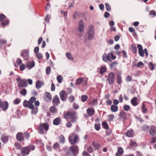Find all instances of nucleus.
<instances>
[{"instance_id":"obj_1","label":"nucleus","mask_w":156,"mask_h":156,"mask_svg":"<svg viewBox=\"0 0 156 156\" xmlns=\"http://www.w3.org/2000/svg\"><path fill=\"white\" fill-rule=\"evenodd\" d=\"M36 100V98L35 97H32L28 101L25 100L23 103V105L25 107H28L29 108H32L34 105L33 104Z\"/></svg>"},{"instance_id":"obj_2","label":"nucleus","mask_w":156,"mask_h":156,"mask_svg":"<svg viewBox=\"0 0 156 156\" xmlns=\"http://www.w3.org/2000/svg\"><path fill=\"white\" fill-rule=\"evenodd\" d=\"M49 125L47 123H41L39 127V133L42 135L44 134V130L47 131L49 129Z\"/></svg>"},{"instance_id":"obj_3","label":"nucleus","mask_w":156,"mask_h":156,"mask_svg":"<svg viewBox=\"0 0 156 156\" xmlns=\"http://www.w3.org/2000/svg\"><path fill=\"white\" fill-rule=\"evenodd\" d=\"M16 80L18 83V87L19 89H20L22 88L27 86V84L26 80L21 79V78L19 77L16 78Z\"/></svg>"},{"instance_id":"obj_4","label":"nucleus","mask_w":156,"mask_h":156,"mask_svg":"<svg viewBox=\"0 0 156 156\" xmlns=\"http://www.w3.org/2000/svg\"><path fill=\"white\" fill-rule=\"evenodd\" d=\"M88 39L91 40L93 39L94 36L95 32L94 31V27L92 25L90 26L87 32Z\"/></svg>"},{"instance_id":"obj_5","label":"nucleus","mask_w":156,"mask_h":156,"mask_svg":"<svg viewBox=\"0 0 156 156\" xmlns=\"http://www.w3.org/2000/svg\"><path fill=\"white\" fill-rule=\"evenodd\" d=\"M116 58L112 53H108L106 55H103L102 58L103 60L105 62H107L108 61H111V60H114Z\"/></svg>"},{"instance_id":"obj_6","label":"nucleus","mask_w":156,"mask_h":156,"mask_svg":"<svg viewBox=\"0 0 156 156\" xmlns=\"http://www.w3.org/2000/svg\"><path fill=\"white\" fill-rule=\"evenodd\" d=\"M79 137L76 135L72 133L69 136L68 140L70 143L72 144H74L77 142Z\"/></svg>"},{"instance_id":"obj_7","label":"nucleus","mask_w":156,"mask_h":156,"mask_svg":"<svg viewBox=\"0 0 156 156\" xmlns=\"http://www.w3.org/2000/svg\"><path fill=\"white\" fill-rule=\"evenodd\" d=\"M115 75L113 73L110 72L108 74L107 80L109 85H111L113 83L115 80Z\"/></svg>"},{"instance_id":"obj_8","label":"nucleus","mask_w":156,"mask_h":156,"mask_svg":"<svg viewBox=\"0 0 156 156\" xmlns=\"http://www.w3.org/2000/svg\"><path fill=\"white\" fill-rule=\"evenodd\" d=\"M76 112L69 111L65 112L64 114V117L65 119H71L76 115Z\"/></svg>"},{"instance_id":"obj_9","label":"nucleus","mask_w":156,"mask_h":156,"mask_svg":"<svg viewBox=\"0 0 156 156\" xmlns=\"http://www.w3.org/2000/svg\"><path fill=\"white\" fill-rule=\"evenodd\" d=\"M70 150L72 152L73 156H77L79 152L78 148L76 146L73 145L70 147Z\"/></svg>"},{"instance_id":"obj_10","label":"nucleus","mask_w":156,"mask_h":156,"mask_svg":"<svg viewBox=\"0 0 156 156\" xmlns=\"http://www.w3.org/2000/svg\"><path fill=\"white\" fill-rule=\"evenodd\" d=\"M8 106L9 104L7 101H2L0 99V108H2L3 111H5L7 110Z\"/></svg>"},{"instance_id":"obj_11","label":"nucleus","mask_w":156,"mask_h":156,"mask_svg":"<svg viewBox=\"0 0 156 156\" xmlns=\"http://www.w3.org/2000/svg\"><path fill=\"white\" fill-rule=\"evenodd\" d=\"M84 28V24L83 21L80 20L79 22V26L78 27V30L80 32H82Z\"/></svg>"},{"instance_id":"obj_12","label":"nucleus","mask_w":156,"mask_h":156,"mask_svg":"<svg viewBox=\"0 0 156 156\" xmlns=\"http://www.w3.org/2000/svg\"><path fill=\"white\" fill-rule=\"evenodd\" d=\"M60 100L57 95H55L52 100V103L54 106H57L60 104Z\"/></svg>"},{"instance_id":"obj_13","label":"nucleus","mask_w":156,"mask_h":156,"mask_svg":"<svg viewBox=\"0 0 156 156\" xmlns=\"http://www.w3.org/2000/svg\"><path fill=\"white\" fill-rule=\"evenodd\" d=\"M21 56L23 57L24 59L27 60L29 57L28 51L27 50H23L21 53Z\"/></svg>"},{"instance_id":"obj_14","label":"nucleus","mask_w":156,"mask_h":156,"mask_svg":"<svg viewBox=\"0 0 156 156\" xmlns=\"http://www.w3.org/2000/svg\"><path fill=\"white\" fill-rule=\"evenodd\" d=\"M137 48L138 49L139 53L140 56L142 57H143L145 53V52L143 49L142 46L141 44H138L137 45Z\"/></svg>"},{"instance_id":"obj_15","label":"nucleus","mask_w":156,"mask_h":156,"mask_svg":"<svg viewBox=\"0 0 156 156\" xmlns=\"http://www.w3.org/2000/svg\"><path fill=\"white\" fill-rule=\"evenodd\" d=\"M60 96L61 100L63 101H66L67 98V95L65 94L64 90H62L60 93Z\"/></svg>"},{"instance_id":"obj_16","label":"nucleus","mask_w":156,"mask_h":156,"mask_svg":"<svg viewBox=\"0 0 156 156\" xmlns=\"http://www.w3.org/2000/svg\"><path fill=\"white\" fill-rule=\"evenodd\" d=\"M16 138L20 141H22L24 140V136L23 133L21 132L18 133L16 135Z\"/></svg>"},{"instance_id":"obj_17","label":"nucleus","mask_w":156,"mask_h":156,"mask_svg":"<svg viewBox=\"0 0 156 156\" xmlns=\"http://www.w3.org/2000/svg\"><path fill=\"white\" fill-rule=\"evenodd\" d=\"M35 66V62L34 61L27 63L26 64V68L29 70L31 69Z\"/></svg>"},{"instance_id":"obj_18","label":"nucleus","mask_w":156,"mask_h":156,"mask_svg":"<svg viewBox=\"0 0 156 156\" xmlns=\"http://www.w3.org/2000/svg\"><path fill=\"white\" fill-rule=\"evenodd\" d=\"M156 127L155 126H151L149 131V133L153 136L155 135L156 133Z\"/></svg>"},{"instance_id":"obj_19","label":"nucleus","mask_w":156,"mask_h":156,"mask_svg":"<svg viewBox=\"0 0 156 156\" xmlns=\"http://www.w3.org/2000/svg\"><path fill=\"white\" fill-rule=\"evenodd\" d=\"M87 112L89 115L91 116L95 113L94 109L93 108H88L87 110Z\"/></svg>"},{"instance_id":"obj_20","label":"nucleus","mask_w":156,"mask_h":156,"mask_svg":"<svg viewBox=\"0 0 156 156\" xmlns=\"http://www.w3.org/2000/svg\"><path fill=\"white\" fill-rule=\"evenodd\" d=\"M124 151L123 149L121 147H119L117 149V152L116 153V156H122Z\"/></svg>"},{"instance_id":"obj_21","label":"nucleus","mask_w":156,"mask_h":156,"mask_svg":"<svg viewBox=\"0 0 156 156\" xmlns=\"http://www.w3.org/2000/svg\"><path fill=\"white\" fill-rule=\"evenodd\" d=\"M61 122V119L60 117H57L53 120V124L55 125H59Z\"/></svg>"},{"instance_id":"obj_22","label":"nucleus","mask_w":156,"mask_h":156,"mask_svg":"<svg viewBox=\"0 0 156 156\" xmlns=\"http://www.w3.org/2000/svg\"><path fill=\"white\" fill-rule=\"evenodd\" d=\"M30 151V148L28 147H24L22 148L21 153L22 154H28Z\"/></svg>"},{"instance_id":"obj_23","label":"nucleus","mask_w":156,"mask_h":156,"mask_svg":"<svg viewBox=\"0 0 156 156\" xmlns=\"http://www.w3.org/2000/svg\"><path fill=\"white\" fill-rule=\"evenodd\" d=\"M44 82L43 81L38 80L37 81L36 83V87L37 89H39L41 87L44 85Z\"/></svg>"},{"instance_id":"obj_24","label":"nucleus","mask_w":156,"mask_h":156,"mask_svg":"<svg viewBox=\"0 0 156 156\" xmlns=\"http://www.w3.org/2000/svg\"><path fill=\"white\" fill-rule=\"evenodd\" d=\"M137 98L136 97L133 98L131 100V103L133 106H135L137 105L138 102L137 101Z\"/></svg>"},{"instance_id":"obj_25","label":"nucleus","mask_w":156,"mask_h":156,"mask_svg":"<svg viewBox=\"0 0 156 156\" xmlns=\"http://www.w3.org/2000/svg\"><path fill=\"white\" fill-rule=\"evenodd\" d=\"M110 109L112 112H115L118 111V107L117 105H113L111 106Z\"/></svg>"},{"instance_id":"obj_26","label":"nucleus","mask_w":156,"mask_h":156,"mask_svg":"<svg viewBox=\"0 0 156 156\" xmlns=\"http://www.w3.org/2000/svg\"><path fill=\"white\" fill-rule=\"evenodd\" d=\"M2 141L4 143H7L8 141V136L5 135H2L1 137Z\"/></svg>"},{"instance_id":"obj_27","label":"nucleus","mask_w":156,"mask_h":156,"mask_svg":"<svg viewBox=\"0 0 156 156\" xmlns=\"http://www.w3.org/2000/svg\"><path fill=\"white\" fill-rule=\"evenodd\" d=\"M133 129H130L128 130L126 133V135L129 137H133Z\"/></svg>"},{"instance_id":"obj_28","label":"nucleus","mask_w":156,"mask_h":156,"mask_svg":"<svg viewBox=\"0 0 156 156\" xmlns=\"http://www.w3.org/2000/svg\"><path fill=\"white\" fill-rule=\"evenodd\" d=\"M97 104L98 101L97 99H93L89 103V104L93 106L96 105Z\"/></svg>"},{"instance_id":"obj_29","label":"nucleus","mask_w":156,"mask_h":156,"mask_svg":"<svg viewBox=\"0 0 156 156\" xmlns=\"http://www.w3.org/2000/svg\"><path fill=\"white\" fill-rule=\"evenodd\" d=\"M84 78L83 77H80L78 78L76 82V84L77 85H79L81 83L83 82Z\"/></svg>"},{"instance_id":"obj_30","label":"nucleus","mask_w":156,"mask_h":156,"mask_svg":"<svg viewBox=\"0 0 156 156\" xmlns=\"http://www.w3.org/2000/svg\"><path fill=\"white\" fill-rule=\"evenodd\" d=\"M32 110L31 113L32 114H37L38 112V109L37 107H34H34L32 108H30Z\"/></svg>"},{"instance_id":"obj_31","label":"nucleus","mask_w":156,"mask_h":156,"mask_svg":"<svg viewBox=\"0 0 156 156\" xmlns=\"http://www.w3.org/2000/svg\"><path fill=\"white\" fill-rule=\"evenodd\" d=\"M120 118L122 119H125L126 118V114L125 112L122 111L120 112Z\"/></svg>"},{"instance_id":"obj_32","label":"nucleus","mask_w":156,"mask_h":156,"mask_svg":"<svg viewBox=\"0 0 156 156\" xmlns=\"http://www.w3.org/2000/svg\"><path fill=\"white\" fill-rule=\"evenodd\" d=\"M49 110L51 112L54 114L57 113L58 111L57 109L54 106L50 108Z\"/></svg>"},{"instance_id":"obj_33","label":"nucleus","mask_w":156,"mask_h":156,"mask_svg":"<svg viewBox=\"0 0 156 156\" xmlns=\"http://www.w3.org/2000/svg\"><path fill=\"white\" fill-rule=\"evenodd\" d=\"M59 141L62 144H64L65 142V137L63 135H61L59 136Z\"/></svg>"},{"instance_id":"obj_34","label":"nucleus","mask_w":156,"mask_h":156,"mask_svg":"<svg viewBox=\"0 0 156 156\" xmlns=\"http://www.w3.org/2000/svg\"><path fill=\"white\" fill-rule=\"evenodd\" d=\"M131 50L132 51L134 54L136 53L137 52L136 47L133 44L131 45Z\"/></svg>"},{"instance_id":"obj_35","label":"nucleus","mask_w":156,"mask_h":156,"mask_svg":"<svg viewBox=\"0 0 156 156\" xmlns=\"http://www.w3.org/2000/svg\"><path fill=\"white\" fill-rule=\"evenodd\" d=\"M117 82L119 84V85H121L122 82V77L119 75H118L117 76Z\"/></svg>"},{"instance_id":"obj_36","label":"nucleus","mask_w":156,"mask_h":156,"mask_svg":"<svg viewBox=\"0 0 156 156\" xmlns=\"http://www.w3.org/2000/svg\"><path fill=\"white\" fill-rule=\"evenodd\" d=\"M130 146L133 148H135L137 146V144L136 142L133 141H130Z\"/></svg>"},{"instance_id":"obj_37","label":"nucleus","mask_w":156,"mask_h":156,"mask_svg":"<svg viewBox=\"0 0 156 156\" xmlns=\"http://www.w3.org/2000/svg\"><path fill=\"white\" fill-rule=\"evenodd\" d=\"M63 80V77L61 75H59L57 77V80L59 83H61L62 82Z\"/></svg>"},{"instance_id":"obj_38","label":"nucleus","mask_w":156,"mask_h":156,"mask_svg":"<svg viewBox=\"0 0 156 156\" xmlns=\"http://www.w3.org/2000/svg\"><path fill=\"white\" fill-rule=\"evenodd\" d=\"M45 96L48 99V101L51 100V96L50 93L47 92H46L45 93Z\"/></svg>"},{"instance_id":"obj_39","label":"nucleus","mask_w":156,"mask_h":156,"mask_svg":"<svg viewBox=\"0 0 156 156\" xmlns=\"http://www.w3.org/2000/svg\"><path fill=\"white\" fill-rule=\"evenodd\" d=\"M92 146H94L95 150L98 149L100 147V145L99 144H95L94 142L92 143Z\"/></svg>"},{"instance_id":"obj_40","label":"nucleus","mask_w":156,"mask_h":156,"mask_svg":"<svg viewBox=\"0 0 156 156\" xmlns=\"http://www.w3.org/2000/svg\"><path fill=\"white\" fill-rule=\"evenodd\" d=\"M88 96L87 95H83L81 97V101L83 102H85L88 98Z\"/></svg>"},{"instance_id":"obj_41","label":"nucleus","mask_w":156,"mask_h":156,"mask_svg":"<svg viewBox=\"0 0 156 156\" xmlns=\"http://www.w3.org/2000/svg\"><path fill=\"white\" fill-rule=\"evenodd\" d=\"M67 57L69 60H72L73 59V58L72 55L70 53L67 52L66 54Z\"/></svg>"},{"instance_id":"obj_42","label":"nucleus","mask_w":156,"mask_h":156,"mask_svg":"<svg viewBox=\"0 0 156 156\" xmlns=\"http://www.w3.org/2000/svg\"><path fill=\"white\" fill-rule=\"evenodd\" d=\"M147 108L145 107V105L144 104H143L142 107V111L143 113L146 112Z\"/></svg>"},{"instance_id":"obj_43","label":"nucleus","mask_w":156,"mask_h":156,"mask_svg":"<svg viewBox=\"0 0 156 156\" xmlns=\"http://www.w3.org/2000/svg\"><path fill=\"white\" fill-rule=\"evenodd\" d=\"M102 126L104 129H108L109 128L108 123L105 122H103L102 123Z\"/></svg>"},{"instance_id":"obj_44","label":"nucleus","mask_w":156,"mask_h":156,"mask_svg":"<svg viewBox=\"0 0 156 156\" xmlns=\"http://www.w3.org/2000/svg\"><path fill=\"white\" fill-rule=\"evenodd\" d=\"M53 147L54 149H56L60 147V145L58 143L56 142L55 143L53 146Z\"/></svg>"},{"instance_id":"obj_45","label":"nucleus","mask_w":156,"mask_h":156,"mask_svg":"<svg viewBox=\"0 0 156 156\" xmlns=\"http://www.w3.org/2000/svg\"><path fill=\"white\" fill-rule=\"evenodd\" d=\"M106 71V69L105 67H102L100 69V73L101 74H103L104 72H105Z\"/></svg>"},{"instance_id":"obj_46","label":"nucleus","mask_w":156,"mask_h":156,"mask_svg":"<svg viewBox=\"0 0 156 156\" xmlns=\"http://www.w3.org/2000/svg\"><path fill=\"white\" fill-rule=\"evenodd\" d=\"M130 108V106L128 105H125L123 106V108L124 110L126 111H128Z\"/></svg>"},{"instance_id":"obj_47","label":"nucleus","mask_w":156,"mask_h":156,"mask_svg":"<svg viewBox=\"0 0 156 156\" xmlns=\"http://www.w3.org/2000/svg\"><path fill=\"white\" fill-rule=\"evenodd\" d=\"M77 119V117L75 115L73 117L70 119V121L73 123L75 122Z\"/></svg>"},{"instance_id":"obj_48","label":"nucleus","mask_w":156,"mask_h":156,"mask_svg":"<svg viewBox=\"0 0 156 156\" xmlns=\"http://www.w3.org/2000/svg\"><path fill=\"white\" fill-rule=\"evenodd\" d=\"M20 102V99L19 98H16L14 100L13 104H18Z\"/></svg>"},{"instance_id":"obj_49","label":"nucleus","mask_w":156,"mask_h":156,"mask_svg":"<svg viewBox=\"0 0 156 156\" xmlns=\"http://www.w3.org/2000/svg\"><path fill=\"white\" fill-rule=\"evenodd\" d=\"M6 17L3 14H0V21H2L5 20Z\"/></svg>"},{"instance_id":"obj_50","label":"nucleus","mask_w":156,"mask_h":156,"mask_svg":"<svg viewBox=\"0 0 156 156\" xmlns=\"http://www.w3.org/2000/svg\"><path fill=\"white\" fill-rule=\"evenodd\" d=\"M20 93L22 95L25 96L27 94V90L26 89H23L20 92Z\"/></svg>"},{"instance_id":"obj_51","label":"nucleus","mask_w":156,"mask_h":156,"mask_svg":"<svg viewBox=\"0 0 156 156\" xmlns=\"http://www.w3.org/2000/svg\"><path fill=\"white\" fill-rule=\"evenodd\" d=\"M106 10L107 11H110L111 10V8L110 5L108 3H106L105 4Z\"/></svg>"},{"instance_id":"obj_52","label":"nucleus","mask_w":156,"mask_h":156,"mask_svg":"<svg viewBox=\"0 0 156 156\" xmlns=\"http://www.w3.org/2000/svg\"><path fill=\"white\" fill-rule=\"evenodd\" d=\"M51 69L50 67H47L46 69V72L47 75H49L51 73Z\"/></svg>"},{"instance_id":"obj_53","label":"nucleus","mask_w":156,"mask_h":156,"mask_svg":"<svg viewBox=\"0 0 156 156\" xmlns=\"http://www.w3.org/2000/svg\"><path fill=\"white\" fill-rule=\"evenodd\" d=\"M36 56L38 59H41L43 57L42 54L41 53H38L36 54Z\"/></svg>"},{"instance_id":"obj_54","label":"nucleus","mask_w":156,"mask_h":156,"mask_svg":"<svg viewBox=\"0 0 156 156\" xmlns=\"http://www.w3.org/2000/svg\"><path fill=\"white\" fill-rule=\"evenodd\" d=\"M149 128V126L146 125H144L142 127V129L143 131H146L148 130Z\"/></svg>"},{"instance_id":"obj_55","label":"nucleus","mask_w":156,"mask_h":156,"mask_svg":"<svg viewBox=\"0 0 156 156\" xmlns=\"http://www.w3.org/2000/svg\"><path fill=\"white\" fill-rule=\"evenodd\" d=\"M9 23V20H6L4 21H3L2 22V24L3 26H5L8 24Z\"/></svg>"},{"instance_id":"obj_56","label":"nucleus","mask_w":156,"mask_h":156,"mask_svg":"<svg viewBox=\"0 0 156 156\" xmlns=\"http://www.w3.org/2000/svg\"><path fill=\"white\" fill-rule=\"evenodd\" d=\"M68 100L70 102H72L75 100L74 97L73 96L71 95L69 97Z\"/></svg>"},{"instance_id":"obj_57","label":"nucleus","mask_w":156,"mask_h":156,"mask_svg":"<svg viewBox=\"0 0 156 156\" xmlns=\"http://www.w3.org/2000/svg\"><path fill=\"white\" fill-rule=\"evenodd\" d=\"M26 68L25 65L24 64H22L20 67V69L21 71H23Z\"/></svg>"},{"instance_id":"obj_58","label":"nucleus","mask_w":156,"mask_h":156,"mask_svg":"<svg viewBox=\"0 0 156 156\" xmlns=\"http://www.w3.org/2000/svg\"><path fill=\"white\" fill-rule=\"evenodd\" d=\"M94 127L95 129L97 131H98L100 130V124H95Z\"/></svg>"},{"instance_id":"obj_59","label":"nucleus","mask_w":156,"mask_h":156,"mask_svg":"<svg viewBox=\"0 0 156 156\" xmlns=\"http://www.w3.org/2000/svg\"><path fill=\"white\" fill-rule=\"evenodd\" d=\"M118 64V63L116 62H112L110 65L111 68H113L114 67L116 66Z\"/></svg>"},{"instance_id":"obj_60","label":"nucleus","mask_w":156,"mask_h":156,"mask_svg":"<svg viewBox=\"0 0 156 156\" xmlns=\"http://www.w3.org/2000/svg\"><path fill=\"white\" fill-rule=\"evenodd\" d=\"M87 151L88 152L91 153L93 152V148L91 146H89L87 147Z\"/></svg>"},{"instance_id":"obj_61","label":"nucleus","mask_w":156,"mask_h":156,"mask_svg":"<svg viewBox=\"0 0 156 156\" xmlns=\"http://www.w3.org/2000/svg\"><path fill=\"white\" fill-rule=\"evenodd\" d=\"M149 15H153L154 16H155L156 15V12L154 10H152L149 12Z\"/></svg>"},{"instance_id":"obj_62","label":"nucleus","mask_w":156,"mask_h":156,"mask_svg":"<svg viewBox=\"0 0 156 156\" xmlns=\"http://www.w3.org/2000/svg\"><path fill=\"white\" fill-rule=\"evenodd\" d=\"M72 126V124L70 122H68L66 124V126L67 128H70Z\"/></svg>"},{"instance_id":"obj_63","label":"nucleus","mask_w":156,"mask_h":156,"mask_svg":"<svg viewBox=\"0 0 156 156\" xmlns=\"http://www.w3.org/2000/svg\"><path fill=\"white\" fill-rule=\"evenodd\" d=\"M50 17L49 15H47L46 16L45 18V21L47 22H48L49 20H50Z\"/></svg>"},{"instance_id":"obj_64","label":"nucleus","mask_w":156,"mask_h":156,"mask_svg":"<svg viewBox=\"0 0 156 156\" xmlns=\"http://www.w3.org/2000/svg\"><path fill=\"white\" fill-rule=\"evenodd\" d=\"M83 156H91L86 151H83L82 153Z\"/></svg>"}]
</instances>
